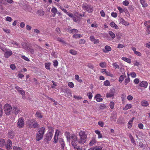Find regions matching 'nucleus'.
<instances>
[{"label":"nucleus","instance_id":"obj_57","mask_svg":"<svg viewBox=\"0 0 150 150\" xmlns=\"http://www.w3.org/2000/svg\"><path fill=\"white\" fill-rule=\"evenodd\" d=\"M0 3L1 4L5 5H7V4L6 0H1Z\"/></svg>","mask_w":150,"mask_h":150},{"label":"nucleus","instance_id":"obj_16","mask_svg":"<svg viewBox=\"0 0 150 150\" xmlns=\"http://www.w3.org/2000/svg\"><path fill=\"white\" fill-rule=\"evenodd\" d=\"M111 47L109 46L106 45L105 47V49H103V51L104 53H107L111 51Z\"/></svg>","mask_w":150,"mask_h":150},{"label":"nucleus","instance_id":"obj_4","mask_svg":"<svg viewBox=\"0 0 150 150\" xmlns=\"http://www.w3.org/2000/svg\"><path fill=\"white\" fill-rule=\"evenodd\" d=\"M71 144L73 146H76L78 143V139L77 136L74 134H71Z\"/></svg>","mask_w":150,"mask_h":150},{"label":"nucleus","instance_id":"obj_3","mask_svg":"<svg viewBox=\"0 0 150 150\" xmlns=\"http://www.w3.org/2000/svg\"><path fill=\"white\" fill-rule=\"evenodd\" d=\"M12 109L11 106L8 104H6L4 107V112L7 115H9L11 114Z\"/></svg>","mask_w":150,"mask_h":150},{"label":"nucleus","instance_id":"obj_9","mask_svg":"<svg viewBox=\"0 0 150 150\" xmlns=\"http://www.w3.org/2000/svg\"><path fill=\"white\" fill-rule=\"evenodd\" d=\"M60 132V131L58 129H57L56 131L55 135L54 138V142L55 144L57 143L58 142V136Z\"/></svg>","mask_w":150,"mask_h":150},{"label":"nucleus","instance_id":"obj_17","mask_svg":"<svg viewBox=\"0 0 150 150\" xmlns=\"http://www.w3.org/2000/svg\"><path fill=\"white\" fill-rule=\"evenodd\" d=\"M59 141L61 145V149H64L65 146L64 142L62 138H59Z\"/></svg>","mask_w":150,"mask_h":150},{"label":"nucleus","instance_id":"obj_7","mask_svg":"<svg viewBox=\"0 0 150 150\" xmlns=\"http://www.w3.org/2000/svg\"><path fill=\"white\" fill-rule=\"evenodd\" d=\"M69 16L72 18L74 21L75 22H77L78 21H80L81 18L75 15H73L72 13L69 14Z\"/></svg>","mask_w":150,"mask_h":150},{"label":"nucleus","instance_id":"obj_39","mask_svg":"<svg viewBox=\"0 0 150 150\" xmlns=\"http://www.w3.org/2000/svg\"><path fill=\"white\" fill-rule=\"evenodd\" d=\"M109 33L112 39H113L115 38V35L112 31H110Z\"/></svg>","mask_w":150,"mask_h":150},{"label":"nucleus","instance_id":"obj_54","mask_svg":"<svg viewBox=\"0 0 150 150\" xmlns=\"http://www.w3.org/2000/svg\"><path fill=\"white\" fill-rule=\"evenodd\" d=\"M133 121V120H130L129 121V122H128V123L129 124V125H128V127L129 128H131L132 126V124Z\"/></svg>","mask_w":150,"mask_h":150},{"label":"nucleus","instance_id":"obj_24","mask_svg":"<svg viewBox=\"0 0 150 150\" xmlns=\"http://www.w3.org/2000/svg\"><path fill=\"white\" fill-rule=\"evenodd\" d=\"M140 1L143 7H146L147 6L148 4L146 1V0H140Z\"/></svg>","mask_w":150,"mask_h":150},{"label":"nucleus","instance_id":"obj_42","mask_svg":"<svg viewBox=\"0 0 150 150\" xmlns=\"http://www.w3.org/2000/svg\"><path fill=\"white\" fill-rule=\"evenodd\" d=\"M93 147V150H102L103 148L102 147L100 146H97Z\"/></svg>","mask_w":150,"mask_h":150},{"label":"nucleus","instance_id":"obj_34","mask_svg":"<svg viewBox=\"0 0 150 150\" xmlns=\"http://www.w3.org/2000/svg\"><path fill=\"white\" fill-rule=\"evenodd\" d=\"M42 114V113L39 112H37L36 113L35 115L37 117L40 119L43 117V115Z\"/></svg>","mask_w":150,"mask_h":150},{"label":"nucleus","instance_id":"obj_12","mask_svg":"<svg viewBox=\"0 0 150 150\" xmlns=\"http://www.w3.org/2000/svg\"><path fill=\"white\" fill-rule=\"evenodd\" d=\"M52 134L51 132H48L45 134V140L47 141L50 140L52 138Z\"/></svg>","mask_w":150,"mask_h":150},{"label":"nucleus","instance_id":"obj_33","mask_svg":"<svg viewBox=\"0 0 150 150\" xmlns=\"http://www.w3.org/2000/svg\"><path fill=\"white\" fill-rule=\"evenodd\" d=\"M131 105L130 104H127L125 107H123V109L124 110H126L128 109L131 108Z\"/></svg>","mask_w":150,"mask_h":150},{"label":"nucleus","instance_id":"obj_35","mask_svg":"<svg viewBox=\"0 0 150 150\" xmlns=\"http://www.w3.org/2000/svg\"><path fill=\"white\" fill-rule=\"evenodd\" d=\"M59 8L61 9L64 13H66L67 14L68 16L69 14H70V13H69V12H67V11L64 9V7L62 6H59Z\"/></svg>","mask_w":150,"mask_h":150},{"label":"nucleus","instance_id":"obj_32","mask_svg":"<svg viewBox=\"0 0 150 150\" xmlns=\"http://www.w3.org/2000/svg\"><path fill=\"white\" fill-rule=\"evenodd\" d=\"M95 133L98 135V138L99 139L103 137L102 134L100 131L98 130H96L95 131Z\"/></svg>","mask_w":150,"mask_h":150},{"label":"nucleus","instance_id":"obj_25","mask_svg":"<svg viewBox=\"0 0 150 150\" xmlns=\"http://www.w3.org/2000/svg\"><path fill=\"white\" fill-rule=\"evenodd\" d=\"M65 135L66 137L67 141H70L71 139V135L70 133L68 132H66Z\"/></svg>","mask_w":150,"mask_h":150},{"label":"nucleus","instance_id":"obj_18","mask_svg":"<svg viewBox=\"0 0 150 150\" xmlns=\"http://www.w3.org/2000/svg\"><path fill=\"white\" fill-rule=\"evenodd\" d=\"M96 142V141L95 137H93L89 142V145L90 146H92Z\"/></svg>","mask_w":150,"mask_h":150},{"label":"nucleus","instance_id":"obj_44","mask_svg":"<svg viewBox=\"0 0 150 150\" xmlns=\"http://www.w3.org/2000/svg\"><path fill=\"white\" fill-rule=\"evenodd\" d=\"M75 79L79 82L81 83L82 81L81 79H79V76L78 75L76 74L75 75Z\"/></svg>","mask_w":150,"mask_h":150},{"label":"nucleus","instance_id":"obj_31","mask_svg":"<svg viewBox=\"0 0 150 150\" xmlns=\"http://www.w3.org/2000/svg\"><path fill=\"white\" fill-rule=\"evenodd\" d=\"M141 104L142 106L144 107L147 106L149 105L148 102L145 100L142 101L141 102Z\"/></svg>","mask_w":150,"mask_h":150},{"label":"nucleus","instance_id":"obj_5","mask_svg":"<svg viewBox=\"0 0 150 150\" xmlns=\"http://www.w3.org/2000/svg\"><path fill=\"white\" fill-rule=\"evenodd\" d=\"M115 92V89L114 88H111L110 91L106 93V97L107 98L113 97Z\"/></svg>","mask_w":150,"mask_h":150},{"label":"nucleus","instance_id":"obj_20","mask_svg":"<svg viewBox=\"0 0 150 150\" xmlns=\"http://www.w3.org/2000/svg\"><path fill=\"white\" fill-rule=\"evenodd\" d=\"M148 83L145 81H142L139 84V86L141 87H143L145 88L147 87Z\"/></svg>","mask_w":150,"mask_h":150},{"label":"nucleus","instance_id":"obj_37","mask_svg":"<svg viewBox=\"0 0 150 150\" xmlns=\"http://www.w3.org/2000/svg\"><path fill=\"white\" fill-rule=\"evenodd\" d=\"M69 53L73 55H76L77 54V52L72 49L69 50Z\"/></svg>","mask_w":150,"mask_h":150},{"label":"nucleus","instance_id":"obj_36","mask_svg":"<svg viewBox=\"0 0 150 150\" xmlns=\"http://www.w3.org/2000/svg\"><path fill=\"white\" fill-rule=\"evenodd\" d=\"M57 40L58 41H59L63 44H67L66 42L65 41H64L62 39L59 37H58L57 38Z\"/></svg>","mask_w":150,"mask_h":150},{"label":"nucleus","instance_id":"obj_40","mask_svg":"<svg viewBox=\"0 0 150 150\" xmlns=\"http://www.w3.org/2000/svg\"><path fill=\"white\" fill-rule=\"evenodd\" d=\"M126 76L124 75H121L119 79V82L120 83H121L122 81L124 80L125 77Z\"/></svg>","mask_w":150,"mask_h":150},{"label":"nucleus","instance_id":"obj_51","mask_svg":"<svg viewBox=\"0 0 150 150\" xmlns=\"http://www.w3.org/2000/svg\"><path fill=\"white\" fill-rule=\"evenodd\" d=\"M100 66L102 68H104L106 67V63L105 62H101L99 64Z\"/></svg>","mask_w":150,"mask_h":150},{"label":"nucleus","instance_id":"obj_13","mask_svg":"<svg viewBox=\"0 0 150 150\" xmlns=\"http://www.w3.org/2000/svg\"><path fill=\"white\" fill-rule=\"evenodd\" d=\"M6 147L8 149H12V144L11 141L9 139L7 140V143L5 145Z\"/></svg>","mask_w":150,"mask_h":150},{"label":"nucleus","instance_id":"obj_11","mask_svg":"<svg viewBox=\"0 0 150 150\" xmlns=\"http://www.w3.org/2000/svg\"><path fill=\"white\" fill-rule=\"evenodd\" d=\"M12 111L16 115H17L19 113L21 112L20 108L16 106H14L13 107Z\"/></svg>","mask_w":150,"mask_h":150},{"label":"nucleus","instance_id":"obj_27","mask_svg":"<svg viewBox=\"0 0 150 150\" xmlns=\"http://www.w3.org/2000/svg\"><path fill=\"white\" fill-rule=\"evenodd\" d=\"M33 125V128H38L40 127L38 123L37 122L34 120Z\"/></svg>","mask_w":150,"mask_h":150},{"label":"nucleus","instance_id":"obj_55","mask_svg":"<svg viewBox=\"0 0 150 150\" xmlns=\"http://www.w3.org/2000/svg\"><path fill=\"white\" fill-rule=\"evenodd\" d=\"M77 32L78 30L75 29L70 30L69 31V32L70 33H77Z\"/></svg>","mask_w":150,"mask_h":150},{"label":"nucleus","instance_id":"obj_52","mask_svg":"<svg viewBox=\"0 0 150 150\" xmlns=\"http://www.w3.org/2000/svg\"><path fill=\"white\" fill-rule=\"evenodd\" d=\"M112 66L115 67V69H118L119 68V65L116 62L113 63L112 64Z\"/></svg>","mask_w":150,"mask_h":150},{"label":"nucleus","instance_id":"obj_6","mask_svg":"<svg viewBox=\"0 0 150 150\" xmlns=\"http://www.w3.org/2000/svg\"><path fill=\"white\" fill-rule=\"evenodd\" d=\"M18 127L19 128H21L24 127V122L23 117H20L18 119L17 123Z\"/></svg>","mask_w":150,"mask_h":150},{"label":"nucleus","instance_id":"obj_62","mask_svg":"<svg viewBox=\"0 0 150 150\" xmlns=\"http://www.w3.org/2000/svg\"><path fill=\"white\" fill-rule=\"evenodd\" d=\"M129 4V2L127 0H125L123 1V4L125 6H127Z\"/></svg>","mask_w":150,"mask_h":150},{"label":"nucleus","instance_id":"obj_21","mask_svg":"<svg viewBox=\"0 0 150 150\" xmlns=\"http://www.w3.org/2000/svg\"><path fill=\"white\" fill-rule=\"evenodd\" d=\"M100 97L101 95L100 94H97L96 95L94 98H96V100L97 102H99L102 101L103 100V98H100Z\"/></svg>","mask_w":150,"mask_h":150},{"label":"nucleus","instance_id":"obj_59","mask_svg":"<svg viewBox=\"0 0 150 150\" xmlns=\"http://www.w3.org/2000/svg\"><path fill=\"white\" fill-rule=\"evenodd\" d=\"M3 113L2 106L0 105V116H1Z\"/></svg>","mask_w":150,"mask_h":150},{"label":"nucleus","instance_id":"obj_29","mask_svg":"<svg viewBox=\"0 0 150 150\" xmlns=\"http://www.w3.org/2000/svg\"><path fill=\"white\" fill-rule=\"evenodd\" d=\"M129 139H130L131 142L133 143V144H134L135 145H136V143L135 142V140L134 138L132 136L131 134H130L129 135Z\"/></svg>","mask_w":150,"mask_h":150},{"label":"nucleus","instance_id":"obj_63","mask_svg":"<svg viewBox=\"0 0 150 150\" xmlns=\"http://www.w3.org/2000/svg\"><path fill=\"white\" fill-rule=\"evenodd\" d=\"M117 9L119 10L120 13H122L124 11V10L122 8L120 7V6L117 7Z\"/></svg>","mask_w":150,"mask_h":150},{"label":"nucleus","instance_id":"obj_50","mask_svg":"<svg viewBox=\"0 0 150 150\" xmlns=\"http://www.w3.org/2000/svg\"><path fill=\"white\" fill-rule=\"evenodd\" d=\"M114 105L115 103L111 101L110 102L109 106L111 109H112L114 108Z\"/></svg>","mask_w":150,"mask_h":150},{"label":"nucleus","instance_id":"obj_26","mask_svg":"<svg viewBox=\"0 0 150 150\" xmlns=\"http://www.w3.org/2000/svg\"><path fill=\"white\" fill-rule=\"evenodd\" d=\"M110 25L111 27L114 28L115 29H119L118 27L114 22L113 21L111 22L110 23Z\"/></svg>","mask_w":150,"mask_h":150},{"label":"nucleus","instance_id":"obj_45","mask_svg":"<svg viewBox=\"0 0 150 150\" xmlns=\"http://www.w3.org/2000/svg\"><path fill=\"white\" fill-rule=\"evenodd\" d=\"M51 11L53 13L56 14L57 13V10L55 7H54L52 8Z\"/></svg>","mask_w":150,"mask_h":150},{"label":"nucleus","instance_id":"obj_8","mask_svg":"<svg viewBox=\"0 0 150 150\" xmlns=\"http://www.w3.org/2000/svg\"><path fill=\"white\" fill-rule=\"evenodd\" d=\"M83 8L89 13L92 12L93 11L92 7L90 5L84 6H83Z\"/></svg>","mask_w":150,"mask_h":150},{"label":"nucleus","instance_id":"obj_2","mask_svg":"<svg viewBox=\"0 0 150 150\" xmlns=\"http://www.w3.org/2000/svg\"><path fill=\"white\" fill-rule=\"evenodd\" d=\"M45 132V128L44 127L38 129L36 133V140L37 141H39L42 139Z\"/></svg>","mask_w":150,"mask_h":150},{"label":"nucleus","instance_id":"obj_58","mask_svg":"<svg viewBox=\"0 0 150 150\" xmlns=\"http://www.w3.org/2000/svg\"><path fill=\"white\" fill-rule=\"evenodd\" d=\"M21 44L23 48L25 49L27 48V44L26 43L23 42Z\"/></svg>","mask_w":150,"mask_h":150},{"label":"nucleus","instance_id":"obj_30","mask_svg":"<svg viewBox=\"0 0 150 150\" xmlns=\"http://www.w3.org/2000/svg\"><path fill=\"white\" fill-rule=\"evenodd\" d=\"M116 117L117 115L116 114L112 113L111 114V116L110 117V120L112 121H113L114 122L116 121Z\"/></svg>","mask_w":150,"mask_h":150},{"label":"nucleus","instance_id":"obj_61","mask_svg":"<svg viewBox=\"0 0 150 150\" xmlns=\"http://www.w3.org/2000/svg\"><path fill=\"white\" fill-rule=\"evenodd\" d=\"M87 95L88 96L89 99H92L93 96L92 93H91L89 92V93H87Z\"/></svg>","mask_w":150,"mask_h":150},{"label":"nucleus","instance_id":"obj_22","mask_svg":"<svg viewBox=\"0 0 150 150\" xmlns=\"http://www.w3.org/2000/svg\"><path fill=\"white\" fill-rule=\"evenodd\" d=\"M12 54V52L11 51H9L6 52L4 54V56L6 58H8Z\"/></svg>","mask_w":150,"mask_h":150},{"label":"nucleus","instance_id":"obj_1","mask_svg":"<svg viewBox=\"0 0 150 150\" xmlns=\"http://www.w3.org/2000/svg\"><path fill=\"white\" fill-rule=\"evenodd\" d=\"M79 143L82 144L86 142L87 139V137L85 131L81 130L79 133Z\"/></svg>","mask_w":150,"mask_h":150},{"label":"nucleus","instance_id":"obj_64","mask_svg":"<svg viewBox=\"0 0 150 150\" xmlns=\"http://www.w3.org/2000/svg\"><path fill=\"white\" fill-rule=\"evenodd\" d=\"M87 66L89 68L92 69H93L94 68L93 65L91 64H88L87 65Z\"/></svg>","mask_w":150,"mask_h":150},{"label":"nucleus","instance_id":"obj_56","mask_svg":"<svg viewBox=\"0 0 150 150\" xmlns=\"http://www.w3.org/2000/svg\"><path fill=\"white\" fill-rule=\"evenodd\" d=\"M13 150H23L22 148L16 146H13Z\"/></svg>","mask_w":150,"mask_h":150},{"label":"nucleus","instance_id":"obj_38","mask_svg":"<svg viewBox=\"0 0 150 150\" xmlns=\"http://www.w3.org/2000/svg\"><path fill=\"white\" fill-rule=\"evenodd\" d=\"M73 147L74 148L75 150H82V147L78 145V144L76 145V146H75Z\"/></svg>","mask_w":150,"mask_h":150},{"label":"nucleus","instance_id":"obj_46","mask_svg":"<svg viewBox=\"0 0 150 150\" xmlns=\"http://www.w3.org/2000/svg\"><path fill=\"white\" fill-rule=\"evenodd\" d=\"M104 85L106 86H109L110 85V81L108 80H106L104 82Z\"/></svg>","mask_w":150,"mask_h":150},{"label":"nucleus","instance_id":"obj_23","mask_svg":"<svg viewBox=\"0 0 150 150\" xmlns=\"http://www.w3.org/2000/svg\"><path fill=\"white\" fill-rule=\"evenodd\" d=\"M6 143L5 140L3 139H0V147H3L6 145Z\"/></svg>","mask_w":150,"mask_h":150},{"label":"nucleus","instance_id":"obj_43","mask_svg":"<svg viewBox=\"0 0 150 150\" xmlns=\"http://www.w3.org/2000/svg\"><path fill=\"white\" fill-rule=\"evenodd\" d=\"M128 78H127L125 80V85H127V84L130 81V79L129 77V75L128 74Z\"/></svg>","mask_w":150,"mask_h":150},{"label":"nucleus","instance_id":"obj_10","mask_svg":"<svg viewBox=\"0 0 150 150\" xmlns=\"http://www.w3.org/2000/svg\"><path fill=\"white\" fill-rule=\"evenodd\" d=\"M144 24L147 28L146 31L148 34H150V21L145 22Z\"/></svg>","mask_w":150,"mask_h":150},{"label":"nucleus","instance_id":"obj_19","mask_svg":"<svg viewBox=\"0 0 150 150\" xmlns=\"http://www.w3.org/2000/svg\"><path fill=\"white\" fill-rule=\"evenodd\" d=\"M119 21L120 23H122L125 25H129V23L128 22L125 21L124 19L122 18H120Z\"/></svg>","mask_w":150,"mask_h":150},{"label":"nucleus","instance_id":"obj_47","mask_svg":"<svg viewBox=\"0 0 150 150\" xmlns=\"http://www.w3.org/2000/svg\"><path fill=\"white\" fill-rule=\"evenodd\" d=\"M81 37V35L80 34H75L73 35V37L75 38H79Z\"/></svg>","mask_w":150,"mask_h":150},{"label":"nucleus","instance_id":"obj_60","mask_svg":"<svg viewBox=\"0 0 150 150\" xmlns=\"http://www.w3.org/2000/svg\"><path fill=\"white\" fill-rule=\"evenodd\" d=\"M68 86L70 87V88H73L74 87V83L72 82H69L68 83Z\"/></svg>","mask_w":150,"mask_h":150},{"label":"nucleus","instance_id":"obj_49","mask_svg":"<svg viewBox=\"0 0 150 150\" xmlns=\"http://www.w3.org/2000/svg\"><path fill=\"white\" fill-rule=\"evenodd\" d=\"M11 43L13 44L16 45V46H17V47H20L19 44L16 42L14 41H12Z\"/></svg>","mask_w":150,"mask_h":150},{"label":"nucleus","instance_id":"obj_15","mask_svg":"<svg viewBox=\"0 0 150 150\" xmlns=\"http://www.w3.org/2000/svg\"><path fill=\"white\" fill-rule=\"evenodd\" d=\"M15 88L18 91V93L21 94L23 96H24L25 92L22 88L18 86H16Z\"/></svg>","mask_w":150,"mask_h":150},{"label":"nucleus","instance_id":"obj_28","mask_svg":"<svg viewBox=\"0 0 150 150\" xmlns=\"http://www.w3.org/2000/svg\"><path fill=\"white\" fill-rule=\"evenodd\" d=\"M8 136L9 138H13L14 136V132L12 131H10L8 132Z\"/></svg>","mask_w":150,"mask_h":150},{"label":"nucleus","instance_id":"obj_41","mask_svg":"<svg viewBox=\"0 0 150 150\" xmlns=\"http://www.w3.org/2000/svg\"><path fill=\"white\" fill-rule=\"evenodd\" d=\"M122 59L123 60L128 63H130L131 62V61L130 59L129 58H127L126 57H123L122 58Z\"/></svg>","mask_w":150,"mask_h":150},{"label":"nucleus","instance_id":"obj_53","mask_svg":"<svg viewBox=\"0 0 150 150\" xmlns=\"http://www.w3.org/2000/svg\"><path fill=\"white\" fill-rule=\"evenodd\" d=\"M37 12L38 13L40 16H43L44 14V12L42 10H39Z\"/></svg>","mask_w":150,"mask_h":150},{"label":"nucleus","instance_id":"obj_14","mask_svg":"<svg viewBox=\"0 0 150 150\" xmlns=\"http://www.w3.org/2000/svg\"><path fill=\"white\" fill-rule=\"evenodd\" d=\"M34 120H28L26 122L27 126L29 128H33V125Z\"/></svg>","mask_w":150,"mask_h":150},{"label":"nucleus","instance_id":"obj_48","mask_svg":"<svg viewBox=\"0 0 150 150\" xmlns=\"http://www.w3.org/2000/svg\"><path fill=\"white\" fill-rule=\"evenodd\" d=\"M50 64L49 63H46L45 64V68L48 70H50Z\"/></svg>","mask_w":150,"mask_h":150}]
</instances>
